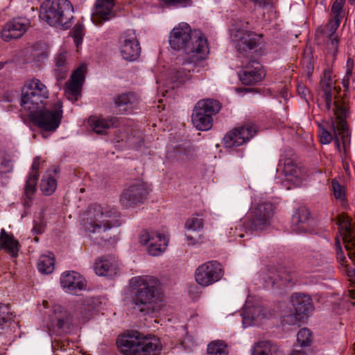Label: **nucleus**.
<instances>
[{"label":"nucleus","instance_id":"22","mask_svg":"<svg viewBox=\"0 0 355 355\" xmlns=\"http://www.w3.org/2000/svg\"><path fill=\"white\" fill-rule=\"evenodd\" d=\"M223 275L220 264L216 261L201 265V286H207L219 279Z\"/></svg>","mask_w":355,"mask_h":355},{"label":"nucleus","instance_id":"19","mask_svg":"<svg viewBox=\"0 0 355 355\" xmlns=\"http://www.w3.org/2000/svg\"><path fill=\"white\" fill-rule=\"evenodd\" d=\"M51 324L60 332L69 333L73 328V320L71 313L61 306H55L50 315Z\"/></svg>","mask_w":355,"mask_h":355},{"label":"nucleus","instance_id":"12","mask_svg":"<svg viewBox=\"0 0 355 355\" xmlns=\"http://www.w3.org/2000/svg\"><path fill=\"white\" fill-rule=\"evenodd\" d=\"M336 224L338 226L348 257L355 264V232L352 226L351 218L347 215L343 214L338 216Z\"/></svg>","mask_w":355,"mask_h":355},{"label":"nucleus","instance_id":"21","mask_svg":"<svg viewBox=\"0 0 355 355\" xmlns=\"http://www.w3.org/2000/svg\"><path fill=\"white\" fill-rule=\"evenodd\" d=\"M114 0H96L94 10L92 15V21L96 25H101L104 21L114 17L113 10Z\"/></svg>","mask_w":355,"mask_h":355},{"label":"nucleus","instance_id":"56","mask_svg":"<svg viewBox=\"0 0 355 355\" xmlns=\"http://www.w3.org/2000/svg\"><path fill=\"white\" fill-rule=\"evenodd\" d=\"M252 2L255 6L261 8H266L269 6H272L273 1L272 0H249Z\"/></svg>","mask_w":355,"mask_h":355},{"label":"nucleus","instance_id":"11","mask_svg":"<svg viewBox=\"0 0 355 355\" xmlns=\"http://www.w3.org/2000/svg\"><path fill=\"white\" fill-rule=\"evenodd\" d=\"M273 205L271 202H261L255 205L248 223L249 229L262 231L268 227L273 216Z\"/></svg>","mask_w":355,"mask_h":355},{"label":"nucleus","instance_id":"8","mask_svg":"<svg viewBox=\"0 0 355 355\" xmlns=\"http://www.w3.org/2000/svg\"><path fill=\"white\" fill-rule=\"evenodd\" d=\"M340 88L333 87L323 89V96L325 101V110L327 112L332 111L336 119H338V128L342 132L347 130L346 118L349 112V105L345 101V97H342Z\"/></svg>","mask_w":355,"mask_h":355},{"label":"nucleus","instance_id":"55","mask_svg":"<svg viewBox=\"0 0 355 355\" xmlns=\"http://www.w3.org/2000/svg\"><path fill=\"white\" fill-rule=\"evenodd\" d=\"M320 142L323 144H329L334 139V135L327 130L322 128L320 133Z\"/></svg>","mask_w":355,"mask_h":355},{"label":"nucleus","instance_id":"28","mask_svg":"<svg viewBox=\"0 0 355 355\" xmlns=\"http://www.w3.org/2000/svg\"><path fill=\"white\" fill-rule=\"evenodd\" d=\"M293 280L292 275L286 270H277L272 268L266 274L264 281L271 287L280 288L286 286Z\"/></svg>","mask_w":355,"mask_h":355},{"label":"nucleus","instance_id":"60","mask_svg":"<svg viewBox=\"0 0 355 355\" xmlns=\"http://www.w3.org/2000/svg\"><path fill=\"white\" fill-rule=\"evenodd\" d=\"M354 66V60L352 58H348L347 61V72L346 76H349L352 73V68Z\"/></svg>","mask_w":355,"mask_h":355},{"label":"nucleus","instance_id":"34","mask_svg":"<svg viewBox=\"0 0 355 355\" xmlns=\"http://www.w3.org/2000/svg\"><path fill=\"white\" fill-rule=\"evenodd\" d=\"M243 324L245 327L255 324L257 322L265 317L263 310L260 306L245 307L242 313Z\"/></svg>","mask_w":355,"mask_h":355},{"label":"nucleus","instance_id":"37","mask_svg":"<svg viewBox=\"0 0 355 355\" xmlns=\"http://www.w3.org/2000/svg\"><path fill=\"white\" fill-rule=\"evenodd\" d=\"M13 320L12 313L8 304L0 303V330L8 328Z\"/></svg>","mask_w":355,"mask_h":355},{"label":"nucleus","instance_id":"3","mask_svg":"<svg viewBox=\"0 0 355 355\" xmlns=\"http://www.w3.org/2000/svg\"><path fill=\"white\" fill-rule=\"evenodd\" d=\"M169 45L175 51H181L189 63L197 65L200 61V32L192 29L187 23H180L170 33Z\"/></svg>","mask_w":355,"mask_h":355},{"label":"nucleus","instance_id":"10","mask_svg":"<svg viewBox=\"0 0 355 355\" xmlns=\"http://www.w3.org/2000/svg\"><path fill=\"white\" fill-rule=\"evenodd\" d=\"M118 42L120 53L124 60L133 62L139 58L141 47L134 30L123 31L119 37Z\"/></svg>","mask_w":355,"mask_h":355},{"label":"nucleus","instance_id":"2","mask_svg":"<svg viewBox=\"0 0 355 355\" xmlns=\"http://www.w3.org/2000/svg\"><path fill=\"white\" fill-rule=\"evenodd\" d=\"M116 343L123 355H159L162 348L157 337L146 336L137 330L119 335Z\"/></svg>","mask_w":355,"mask_h":355},{"label":"nucleus","instance_id":"18","mask_svg":"<svg viewBox=\"0 0 355 355\" xmlns=\"http://www.w3.org/2000/svg\"><path fill=\"white\" fill-rule=\"evenodd\" d=\"M29 25L28 19L15 18L5 24L1 31V37L6 42L18 39L26 33Z\"/></svg>","mask_w":355,"mask_h":355},{"label":"nucleus","instance_id":"53","mask_svg":"<svg viewBox=\"0 0 355 355\" xmlns=\"http://www.w3.org/2000/svg\"><path fill=\"white\" fill-rule=\"evenodd\" d=\"M335 250L336 252V257L338 261L340 263L343 264L346 261V258L344 255V252L342 249V246L338 236H336L335 239Z\"/></svg>","mask_w":355,"mask_h":355},{"label":"nucleus","instance_id":"27","mask_svg":"<svg viewBox=\"0 0 355 355\" xmlns=\"http://www.w3.org/2000/svg\"><path fill=\"white\" fill-rule=\"evenodd\" d=\"M291 302L293 310L302 318L308 316L314 309L311 298L304 294L293 293L291 296Z\"/></svg>","mask_w":355,"mask_h":355},{"label":"nucleus","instance_id":"43","mask_svg":"<svg viewBox=\"0 0 355 355\" xmlns=\"http://www.w3.org/2000/svg\"><path fill=\"white\" fill-rule=\"evenodd\" d=\"M297 340L301 347L309 346L311 342V333L309 329L303 328L297 335Z\"/></svg>","mask_w":355,"mask_h":355},{"label":"nucleus","instance_id":"54","mask_svg":"<svg viewBox=\"0 0 355 355\" xmlns=\"http://www.w3.org/2000/svg\"><path fill=\"white\" fill-rule=\"evenodd\" d=\"M332 187L335 198L337 199H343L345 197V193L343 188L336 180L332 181Z\"/></svg>","mask_w":355,"mask_h":355},{"label":"nucleus","instance_id":"35","mask_svg":"<svg viewBox=\"0 0 355 355\" xmlns=\"http://www.w3.org/2000/svg\"><path fill=\"white\" fill-rule=\"evenodd\" d=\"M55 257L52 252L42 254L37 262V269L42 274H51L54 270Z\"/></svg>","mask_w":355,"mask_h":355},{"label":"nucleus","instance_id":"25","mask_svg":"<svg viewBox=\"0 0 355 355\" xmlns=\"http://www.w3.org/2000/svg\"><path fill=\"white\" fill-rule=\"evenodd\" d=\"M112 101L118 114H127L132 112L137 103V98L134 93L127 92L114 96Z\"/></svg>","mask_w":355,"mask_h":355},{"label":"nucleus","instance_id":"15","mask_svg":"<svg viewBox=\"0 0 355 355\" xmlns=\"http://www.w3.org/2000/svg\"><path fill=\"white\" fill-rule=\"evenodd\" d=\"M233 37L236 48L241 56L250 57L252 51L259 44L257 35L253 32L239 29Z\"/></svg>","mask_w":355,"mask_h":355},{"label":"nucleus","instance_id":"6","mask_svg":"<svg viewBox=\"0 0 355 355\" xmlns=\"http://www.w3.org/2000/svg\"><path fill=\"white\" fill-rule=\"evenodd\" d=\"M62 112V103L58 101L49 107L31 111L28 116L33 123L41 130L55 132L61 123Z\"/></svg>","mask_w":355,"mask_h":355},{"label":"nucleus","instance_id":"63","mask_svg":"<svg viewBox=\"0 0 355 355\" xmlns=\"http://www.w3.org/2000/svg\"><path fill=\"white\" fill-rule=\"evenodd\" d=\"M33 231L37 234H42L44 232L43 227L40 225L35 224Z\"/></svg>","mask_w":355,"mask_h":355},{"label":"nucleus","instance_id":"42","mask_svg":"<svg viewBox=\"0 0 355 355\" xmlns=\"http://www.w3.org/2000/svg\"><path fill=\"white\" fill-rule=\"evenodd\" d=\"M332 129L334 132V139L335 140L336 146L338 149H340V141L338 135H341V137L343 140V142H345V139H347L348 136V128H347V130H345V132H342L341 130L338 128V119H336L335 121H332Z\"/></svg>","mask_w":355,"mask_h":355},{"label":"nucleus","instance_id":"40","mask_svg":"<svg viewBox=\"0 0 355 355\" xmlns=\"http://www.w3.org/2000/svg\"><path fill=\"white\" fill-rule=\"evenodd\" d=\"M202 101H203V104L201 107V111L203 110L204 114H211V116L216 114L221 108L220 102L216 100L207 98Z\"/></svg>","mask_w":355,"mask_h":355},{"label":"nucleus","instance_id":"64","mask_svg":"<svg viewBox=\"0 0 355 355\" xmlns=\"http://www.w3.org/2000/svg\"><path fill=\"white\" fill-rule=\"evenodd\" d=\"M346 271L347 276L350 278H354L355 282V269L350 268L346 266Z\"/></svg>","mask_w":355,"mask_h":355},{"label":"nucleus","instance_id":"7","mask_svg":"<svg viewBox=\"0 0 355 355\" xmlns=\"http://www.w3.org/2000/svg\"><path fill=\"white\" fill-rule=\"evenodd\" d=\"M49 98V91L39 79L28 80L21 90V107L29 112L44 106V101Z\"/></svg>","mask_w":355,"mask_h":355},{"label":"nucleus","instance_id":"50","mask_svg":"<svg viewBox=\"0 0 355 355\" xmlns=\"http://www.w3.org/2000/svg\"><path fill=\"white\" fill-rule=\"evenodd\" d=\"M213 126V116L210 114L201 112V131L210 130Z\"/></svg>","mask_w":355,"mask_h":355},{"label":"nucleus","instance_id":"5","mask_svg":"<svg viewBox=\"0 0 355 355\" xmlns=\"http://www.w3.org/2000/svg\"><path fill=\"white\" fill-rule=\"evenodd\" d=\"M116 214V211L114 209L94 205L90 207L86 213L84 228L87 232L98 233L101 230L105 232L113 227H118L120 222Z\"/></svg>","mask_w":355,"mask_h":355},{"label":"nucleus","instance_id":"13","mask_svg":"<svg viewBox=\"0 0 355 355\" xmlns=\"http://www.w3.org/2000/svg\"><path fill=\"white\" fill-rule=\"evenodd\" d=\"M256 133L257 130L252 125L236 127L225 135L223 143L226 148L238 147L249 141Z\"/></svg>","mask_w":355,"mask_h":355},{"label":"nucleus","instance_id":"49","mask_svg":"<svg viewBox=\"0 0 355 355\" xmlns=\"http://www.w3.org/2000/svg\"><path fill=\"white\" fill-rule=\"evenodd\" d=\"M341 19L339 17H333L326 25L325 29L328 33V35H334L336 33L338 28L340 26Z\"/></svg>","mask_w":355,"mask_h":355},{"label":"nucleus","instance_id":"46","mask_svg":"<svg viewBox=\"0 0 355 355\" xmlns=\"http://www.w3.org/2000/svg\"><path fill=\"white\" fill-rule=\"evenodd\" d=\"M345 0H335L331 8V13L334 17L343 18V6Z\"/></svg>","mask_w":355,"mask_h":355},{"label":"nucleus","instance_id":"45","mask_svg":"<svg viewBox=\"0 0 355 355\" xmlns=\"http://www.w3.org/2000/svg\"><path fill=\"white\" fill-rule=\"evenodd\" d=\"M302 319H303V318L300 315H298V313H296L294 310H291L288 314L283 316L282 323L288 325H295L300 322Z\"/></svg>","mask_w":355,"mask_h":355},{"label":"nucleus","instance_id":"31","mask_svg":"<svg viewBox=\"0 0 355 355\" xmlns=\"http://www.w3.org/2000/svg\"><path fill=\"white\" fill-rule=\"evenodd\" d=\"M90 125L92 130L98 135H103L107 132V130L115 127L119 123V119L115 116H111L107 119L94 118L90 119Z\"/></svg>","mask_w":355,"mask_h":355},{"label":"nucleus","instance_id":"41","mask_svg":"<svg viewBox=\"0 0 355 355\" xmlns=\"http://www.w3.org/2000/svg\"><path fill=\"white\" fill-rule=\"evenodd\" d=\"M201 62L207 58L210 53L209 43L207 38L201 33ZM208 64H202L201 62V69L208 70Z\"/></svg>","mask_w":355,"mask_h":355},{"label":"nucleus","instance_id":"62","mask_svg":"<svg viewBox=\"0 0 355 355\" xmlns=\"http://www.w3.org/2000/svg\"><path fill=\"white\" fill-rule=\"evenodd\" d=\"M297 92L300 95H301L302 98H306V94L308 93V89L304 86L299 85L297 87Z\"/></svg>","mask_w":355,"mask_h":355},{"label":"nucleus","instance_id":"47","mask_svg":"<svg viewBox=\"0 0 355 355\" xmlns=\"http://www.w3.org/2000/svg\"><path fill=\"white\" fill-rule=\"evenodd\" d=\"M185 228L188 231H191L198 233L197 230L200 227V219L198 218V214H196L189 218L185 223Z\"/></svg>","mask_w":355,"mask_h":355},{"label":"nucleus","instance_id":"39","mask_svg":"<svg viewBox=\"0 0 355 355\" xmlns=\"http://www.w3.org/2000/svg\"><path fill=\"white\" fill-rule=\"evenodd\" d=\"M41 190L46 196L52 194L57 187L56 180L51 175H44L41 181Z\"/></svg>","mask_w":355,"mask_h":355},{"label":"nucleus","instance_id":"61","mask_svg":"<svg viewBox=\"0 0 355 355\" xmlns=\"http://www.w3.org/2000/svg\"><path fill=\"white\" fill-rule=\"evenodd\" d=\"M173 82H178L180 83H182L184 82V79L182 76V72L180 71H177L174 75V76L172 77Z\"/></svg>","mask_w":355,"mask_h":355},{"label":"nucleus","instance_id":"48","mask_svg":"<svg viewBox=\"0 0 355 355\" xmlns=\"http://www.w3.org/2000/svg\"><path fill=\"white\" fill-rule=\"evenodd\" d=\"M167 7L184 8L192 4V0H164Z\"/></svg>","mask_w":355,"mask_h":355},{"label":"nucleus","instance_id":"36","mask_svg":"<svg viewBox=\"0 0 355 355\" xmlns=\"http://www.w3.org/2000/svg\"><path fill=\"white\" fill-rule=\"evenodd\" d=\"M55 73L57 80L64 79L68 71L66 51H61L55 58Z\"/></svg>","mask_w":355,"mask_h":355},{"label":"nucleus","instance_id":"52","mask_svg":"<svg viewBox=\"0 0 355 355\" xmlns=\"http://www.w3.org/2000/svg\"><path fill=\"white\" fill-rule=\"evenodd\" d=\"M191 122L196 130H200V101H198L193 107Z\"/></svg>","mask_w":355,"mask_h":355},{"label":"nucleus","instance_id":"59","mask_svg":"<svg viewBox=\"0 0 355 355\" xmlns=\"http://www.w3.org/2000/svg\"><path fill=\"white\" fill-rule=\"evenodd\" d=\"M328 36H329V40L330 41L331 45L333 46V48H334L335 51H337L338 46V35H336V34H334V35H329Z\"/></svg>","mask_w":355,"mask_h":355},{"label":"nucleus","instance_id":"30","mask_svg":"<svg viewBox=\"0 0 355 355\" xmlns=\"http://www.w3.org/2000/svg\"><path fill=\"white\" fill-rule=\"evenodd\" d=\"M251 355H284L276 345L269 340L260 341L254 344Z\"/></svg>","mask_w":355,"mask_h":355},{"label":"nucleus","instance_id":"4","mask_svg":"<svg viewBox=\"0 0 355 355\" xmlns=\"http://www.w3.org/2000/svg\"><path fill=\"white\" fill-rule=\"evenodd\" d=\"M41 8L40 17L52 27L65 31L74 23V9L69 0H48Z\"/></svg>","mask_w":355,"mask_h":355},{"label":"nucleus","instance_id":"20","mask_svg":"<svg viewBox=\"0 0 355 355\" xmlns=\"http://www.w3.org/2000/svg\"><path fill=\"white\" fill-rule=\"evenodd\" d=\"M313 219L309 210L305 207H299L291 219V230L296 233L311 232L313 231Z\"/></svg>","mask_w":355,"mask_h":355},{"label":"nucleus","instance_id":"38","mask_svg":"<svg viewBox=\"0 0 355 355\" xmlns=\"http://www.w3.org/2000/svg\"><path fill=\"white\" fill-rule=\"evenodd\" d=\"M227 345L223 340L211 341L207 346L209 355H228Z\"/></svg>","mask_w":355,"mask_h":355},{"label":"nucleus","instance_id":"1","mask_svg":"<svg viewBox=\"0 0 355 355\" xmlns=\"http://www.w3.org/2000/svg\"><path fill=\"white\" fill-rule=\"evenodd\" d=\"M132 300L140 311L154 312L161 306L162 296L159 291V280L152 276H139L131 279Z\"/></svg>","mask_w":355,"mask_h":355},{"label":"nucleus","instance_id":"51","mask_svg":"<svg viewBox=\"0 0 355 355\" xmlns=\"http://www.w3.org/2000/svg\"><path fill=\"white\" fill-rule=\"evenodd\" d=\"M333 87L331 71L329 70H325L323 73V78L320 80L321 89H327Z\"/></svg>","mask_w":355,"mask_h":355},{"label":"nucleus","instance_id":"44","mask_svg":"<svg viewBox=\"0 0 355 355\" xmlns=\"http://www.w3.org/2000/svg\"><path fill=\"white\" fill-rule=\"evenodd\" d=\"M73 38L74 43L77 47L82 44L84 36V26L82 24L77 23L71 31Z\"/></svg>","mask_w":355,"mask_h":355},{"label":"nucleus","instance_id":"26","mask_svg":"<svg viewBox=\"0 0 355 355\" xmlns=\"http://www.w3.org/2000/svg\"><path fill=\"white\" fill-rule=\"evenodd\" d=\"M117 270V261L111 255L102 256L94 263V270L98 276L112 277L116 274Z\"/></svg>","mask_w":355,"mask_h":355},{"label":"nucleus","instance_id":"17","mask_svg":"<svg viewBox=\"0 0 355 355\" xmlns=\"http://www.w3.org/2000/svg\"><path fill=\"white\" fill-rule=\"evenodd\" d=\"M266 76L261 64L256 60H250L239 73L243 85H252L262 81Z\"/></svg>","mask_w":355,"mask_h":355},{"label":"nucleus","instance_id":"24","mask_svg":"<svg viewBox=\"0 0 355 355\" xmlns=\"http://www.w3.org/2000/svg\"><path fill=\"white\" fill-rule=\"evenodd\" d=\"M60 284L67 292L76 293L86 288V281L75 271L64 272L60 277Z\"/></svg>","mask_w":355,"mask_h":355},{"label":"nucleus","instance_id":"14","mask_svg":"<svg viewBox=\"0 0 355 355\" xmlns=\"http://www.w3.org/2000/svg\"><path fill=\"white\" fill-rule=\"evenodd\" d=\"M139 242L141 245H148L149 254L156 257L166 250L168 239L161 233L144 230L139 235Z\"/></svg>","mask_w":355,"mask_h":355},{"label":"nucleus","instance_id":"9","mask_svg":"<svg viewBox=\"0 0 355 355\" xmlns=\"http://www.w3.org/2000/svg\"><path fill=\"white\" fill-rule=\"evenodd\" d=\"M150 190L146 183L142 181L135 182L123 190L121 194L120 203L125 208L142 204L147 198Z\"/></svg>","mask_w":355,"mask_h":355},{"label":"nucleus","instance_id":"58","mask_svg":"<svg viewBox=\"0 0 355 355\" xmlns=\"http://www.w3.org/2000/svg\"><path fill=\"white\" fill-rule=\"evenodd\" d=\"M343 85L345 88L343 91V94H342V97H345V101L348 103V98H347V92L348 90L349 87V76L345 77L343 80Z\"/></svg>","mask_w":355,"mask_h":355},{"label":"nucleus","instance_id":"57","mask_svg":"<svg viewBox=\"0 0 355 355\" xmlns=\"http://www.w3.org/2000/svg\"><path fill=\"white\" fill-rule=\"evenodd\" d=\"M12 165L10 160L4 159L1 164V172L8 173L12 170Z\"/></svg>","mask_w":355,"mask_h":355},{"label":"nucleus","instance_id":"32","mask_svg":"<svg viewBox=\"0 0 355 355\" xmlns=\"http://www.w3.org/2000/svg\"><path fill=\"white\" fill-rule=\"evenodd\" d=\"M19 242L13 235L8 234L4 229L0 233V247L5 250L12 257H16L19 251Z\"/></svg>","mask_w":355,"mask_h":355},{"label":"nucleus","instance_id":"29","mask_svg":"<svg viewBox=\"0 0 355 355\" xmlns=\"http://www.w3.org/2000/svg\"><path fill=\"white\" fill-rule=\"evenodd\" d=\"M40 157L37 156L34 158L30 172L25 184L24 194L27 200H31L32 196L36 191V184L39 178V168Z\"/></svg>","mask_w":355,"mask_h":355},{"label":"nucleus","instance_id":"16","mask_svg":"<svg viewBox=\"0 0 355 355\" xmlns=\"http://www.w3.org/2000/svg\"><path fill=\"white\" fill-rule=\"evenodd\" d=\"M85 71L86 67L85 65L80 66L73 72L70 80L65 84L64 95L73 103L77 101L80 96Z\"/></svg>","mask_w":355,"mask_h":355},{"label":"nucleus","instance_id":"33","mask_svg":"<svg viewBox=\"0 0 355 355\" xmlns=\"http://www.w3.org/2000/svg\"><path fill=\"white\" fill-rule=\"evenodd\" d=\"M101 304L99 299L96 297H88L84 300V302L78 307L76 313L77 317L83 322L89 320L95 311Z\"/></svg>","mask_w":355,"mask_h":355},{"label":"nucleus","instance_id":"23","mask_svg":"<svg viewBox=\"0 0 355 355\" xmlns=\"http://www.w3.org/2000/svg\"><path fill=\"white\" fill-rule=\"evenodd\" d=\"M277 171L285 175L286 181L295 185L300 184L302 171L293 159L282 157L279 161Z\"/></svg>","mask_w":355,"mask_h":355}]
</instances>
